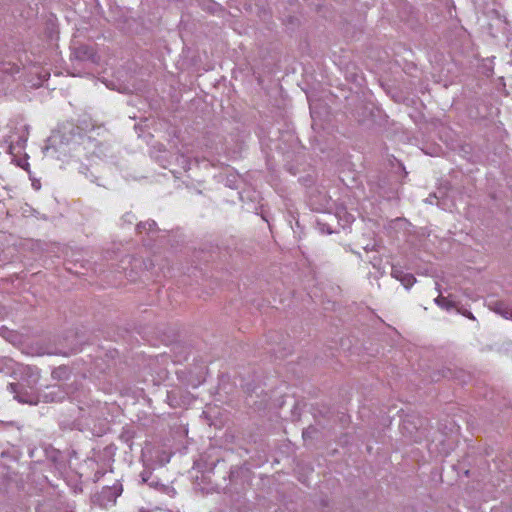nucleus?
<instances>
[{
	"mask_svg": "<svg viewBox=\"0 0 512 512\" xmlns=\"http://www.w3.org/2000/svg\"><path fill=\"white\" fill-rule=\"evenodd\" d=\"M391 275L399 280V278H401V276H403L404 273L401 270L393 267L392 271H391Z\"/></svg>",
	"mask_w": 512,
	"mask_h": 512,
	"instance_id": "6e6552de",
	"label": "nucleus"
},
{
	"mask_svg": "<svg viewBox=\"0 0 512 512\" xmlns=\"http://www.w3.org/2000/svg\"><path fill=\"white\" fill-rule=\"evenodd\" d=\"M78 350H79V348L76 345H71V347L69 348L70 353H75Z\"/></svg>",
	"mask_w": 512,
	"mask_h": 512,
	"instance_id": "4468645a",
	"label": "nucleus"
},
{
	"mask_svg": "<svg viewBox=\"0 0 512 512\" xmlns=\"http://www.w3.org/2000/svg\"><path fill=\"white\" fill-rule=\"evenodd\" d=\"M438 197L436 196V194H430L425 202L428 203V204H434V199H437Z\"/></svg>",
	"mask_w": 512,
	"mask_h": 512,
	"instance_id": "9d476101",
	"label": "nucleus"
},
{
	"mask_svg": "<svg viewBox=\"0 0 512 512\" xmlns=\"http://www.w3.org/2000/svg\"><path fill=\"white\" fill-rule=\"evenodd\" d=\"M461 313H462L464 316H466V317H468V318H470V319H472V320H475V317L473 316V314H472L471 312H469V311H467V310H463Z\"/></svg>",
	"mask_w": 512,
	"mask_h": 512,
	"instance_id": "9b49d317",
	"label": "nucleus"
},
{
	"mask_svg": "<svg viewBox=\"0 0 512 512\" xmlns=\"http://www.w3.org/2000/svg\"><path fill=\"white\" fill-rule=\"evenodd\" d=\"M25 141H26L25 139H22V138H21L20 140H18V141H17V146H18V147H23V143H24Z\"/></svg>",
	"mask_w": 512,
	"mask_h": 512,
	"instance_id": "dca6fc26",
	"label": "nucleus"
},
{
	"mask_svg": "<svg viewBox=\"0 0 512 512\" xmlns=\"http://www.w3.org/2000/svg\"><path fill=\"white\" fill-rule=\"evenodd\" d=\"M445 377L460 379L463 382L465 381L462 377L455 375L451 369L447 370V374H445Z\"/></svg>",
	"mask_w": 512,
	"mask_h": 512,
	"instance_id": "1a4fd4ad",
	"label": "nucleus"
},
{
	"mask_svg": "<svg viewBox=\"0 0 512 512\" xmlns=\"http://www.w3.org/2000/svg\"><path fill=\"white\" fill-rule=\"evenodd\" d=\"M155 225V222H147V223H140L137 225V229L139 230V232L142 231V229H148V230H151L152 227Z\"/></svg>",
	"mask_w": 512,
	"mask_h": 512,
	"instance_id": "0eeeda50",
	"label": "nucleus"
},
{
	"mask_svg": "<svg viewBox=\"0 0 512 512\" xmlns=\"http://www.w3.org/2000/svg\"><path fill=\"white\" fill-rule=\"evenodd\" d=\"M19 373L21 375V381L30 388L35 387L40 379V371L36 366H21Z\"/></svg>",
	"mask_w": 512,
	"mask_h": 512,
	"instance_id": "f257e3e1",
	"label": "nucleus"
},
{
	"mask_svg": "<svg viewBox=\"0 0 512 512\" xmlns=\"http://www.w3.org/2000/svg\"><path fill=\"white\" fill-rule=\"evenodd\" d=\"M415 277L412 274H404L399 278V281L405 286L406 288L411 287L415 282Z\"/></svg>",
	"mask_w": 512,
	"mask_h": 512,
	"instance_id": "20e7f679",
	"label": "nucleus"
},
{
	"mask_svg": "<svg viewBox=\"0 0 512 512\" xmlns=\"http://www.w3.org/2000/svg\"><path fill=\"white\" fill-rule=\"evenodd\" d=\"M62 371H63V369H62V368H59V369H57V370H54V371L52 372V376H53L54 378L59 377V376H61V373H60V372H62Z\"/></svg>",
	"mask_w": 512,
	"mask_h": 512,
	"instance_id": "f8f14e48",
	"label": "nucleus"
},
{
	"mask_svg": "<svg viewBox=\"0 0 512 512\" xmlns=\"http://www.w3.org/2000/svg\"><path fill=\"white\" fill-rule=\"evenodd\" d=\"M494 310L496 313L500 314L505 319L512 320V308L508 307L502 302H498L495 304Z\"/></svg>",
	"mask_w": 512,
	"mask_h": 512,
	"instance_id": "7ed1b4c3",
	"label": "nucleus"
},
{
	"mask_svg": "<svg viewBox=\"0 0 512 512\" xmlns=\"http://www.w3.org/2000/svg\"><path fill=\"white\" fill-rule=\"evenodd\" d=\"M15 149V144L14 142L11 140L10 143H9V152L10 153H13V150Z\"/></svg>",
	"mask_w": 512,
	"mask_h": 512,
	"instance_id": "2eb2a0df",
	"label": "nucleus"
},
{
	"mask_svg": "<svg viewBox=\"0 0 512 512\" xmlns=\"http://www.w3.org/2000/svg\"><path fill=\"white\" fill-rule=\"evenodd\" d=\"M435 302H436L439 306H441V307H443V308H446V309H448V308L451 306L450 301H449L447 298H445V297H443V296H441V295H439V296L435 299Z\"/></svg>",
	"mask_w": 512,
	"mask_h": 512,
	"instance_id": "39448f33",
	"label": "nucleus"
},
{
	"mask_svg": "<svg viewBox=\"0 0 512 512\" xmlns=\"http://www.w3.org/2000/svg\"><path fill=\"white\" fill-rule=\"evenodd\" d=\"M142 480H143L144 482H146V481H147V475L142 474Z\"/></svg>",
	"mask_w": 512,
	"mask_h": 512,
	"instance_id": "f3484780",
	"label": "nucleus"
},
{
	"mask_svg": "<svg viewBox=\"0 0 512 512\" xmlns=\"http://www.w3.org/2000/svg\"><path fill=\"white\" fill-rule=\"evenodd\" d=\"M19 383H10L8 388L9 390L12 392V393H15V398L18 399L19 402H26L24 399H22L19 394H18V387H19Z\"/></svg>",
	"mask_w": 512,
	"mask_h": 512,
	"instance_id": "423d86ee",
	"label": "nucleus"
},
{
	"mask_svg": "<svg viewBox=\"0 0 512 512\" xmlns=\"http://www.w3.org/2000/svg\"><path fill=\"white\" fill-rule=\"evenodd\" d=\"M48 354H62V355H68V352H66V351H62V350H55V351H50V352H48Z\"/></svg>",
	"mask_w": 512,
	"mask_h": 512,
	"instance_id": "ddd939ff",
	"label": "nucleus"
},
{
	"mask_svg": "<svg viewBox=\"0 0 512 512\" xmlns=\"http://www.w3.org/2000/svg\"><path fill=\"white\" fill-rule=\"evenodd\" d=\"M73 57L79 61H91L96 63L98 57L94 52V49L88 45H79L73 51Z\"/></svg>",
	"mask_w": 512,
	"mask_h": 512,
	"instance_id": "f03ea898",
	"label": "nucleus"
}]
</instances>
